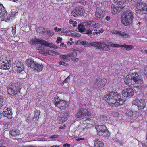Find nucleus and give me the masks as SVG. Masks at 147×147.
Here are the masks:
<instances>
[{
    "instance_id": "nucleus-1",
    "label": "nucleus",
    "mask_w": 147,
    "mask_h": 147,
    "mask_svg": "<svg viewBox=\"0 0 147 147\" xmlns=\"http://www.w3.org/2000/svg\"><path fill=\"white\" fill-rule=\"evenodd\" d=\"M103 100L106 101L111 106L116 107L123 104L125 101L123 97L117 92H108L103 97Z\"/></svg>"
},
{
    "instance_id": "nucleus-2",
    "label": "nucleus",
    "mask_w": 147,
    "mask_h": 147,
    "mask_svg": "<svg viewBox=\"0 0 147 147\" xmlns=\"http://www.w3.org/2000/svg\"><path fill=\"white\" fill-rule=\"evenodd\" d=\"M140 73H131L124 78V82L129 86L136 84V87L140 88L143 86V80L140 78Z\"/></svg>"
},
{
    "instance_id": "nucleus-3",
    "label": "nucleus",
    "mask_w": 147,
    "mask_h": 147,
    "mask_svg": "<svg viewBox=\"0 0 147 147\" xmlns=\"http://www.w3.org/2000/svg\"><path fill=\"white\" fill-rule=\"evenodd\" d=\"M134 14L131 11L127 10L122 13L121 17V23L125 26L131 25L133 22Z\"/></svg>"
},
{
    "instance_id": "nucleus-4",
    "label": "nucleus",
    "mask_w": 147,
    "mask_h": 147,
    "mask_svg": "<svg viewBox=\"0 0 147 147\" xmlns=\"http://www.w3.org/2000/svg\"><path fill=\"white\" fill-rule=\"evenodd\" d=\"M52 101L55 107L61 110L65 109L69 105L68 101L63 99H60L58 96L54 97Z\"/></svg>"
},
{
    "instance_id": "nucleus-5",
    "label": "nucleus",
    "mask_w": 147,
    "mask_h": 147,
    "mask_svg": "<svg viewBox=\"0 0 147 147\" xmlns=\"http://www.w3.org/2000/svg\"><path fill=\"white\" fill-rule=\"evenodd\" d=\"M21 89V85L18 82L10 84L8 86L7 92L9 95L15 96L19 92Z\"/></svg>"
},
{
    "instance_id": "nucleus-6",
    "label": "nucleus",
    "mask_w": 147,
    "mask_h": 147,
    "mask_svg": "<svg viewBox=\"0 0 147 147\" xmlns=\"http://www.w3.org/2000/svg\"><path fill=\"white\" fill-rule=\"evenodd\" d=\"M90 112L86 107H82L79 109L75 115V117L80 118L85 116H89L91 115Z\"/></svg>"
},
{
    "instance_id": "nucleus-7",
    "label": "nucleus",
    "mask_w": 147,
    "mask_h": 147,
    "mask_svg": "<svg viewBox=\"0 0 147 147\" xmlns=\"http://www.w3.org/2000/svg\"><path fill=\"white\" fill-rule=\"evenodd\" d=\"M90 45L101 51L107 50L108 51L109 50V45H106L103 42H92L90 43Z\"/></svg>"
},
{
    "instance_id": "nucleus-8",
    "label": "nucleus",
    "mask_w": 147,
    "mask_h": 147,
    "mask_svg": "<svg viewBox=\"0 0 147 147\" xmlns=\"http://www.w3.org/2000/svg\"><path fill=\"white\" fill-rule=\"evenodd\" d=\"M11 61L8 60L7 58H2L0 60V69L8 70L11 66Z\"/></svg>"
},
{
    "instance_id": "nucleus-9",
    "label": "nucleus",
    "mask_w": 147,
    "mask_h": 147,
    "mask_svg": "<svg viewBox=\"0 0 147 147\" xmlns=\"http://www.w3.org/2000/svg\"><path fill=\"white\" fill-rule=\"evenodd\" d=\"M84 12L85 10L83 7L78 6L72 11L71 15L74 17L80 16L84 14Z\"/></svg>"
},
{
    "instance_id": "nucleus-10",
    "label": "nucleus",
    "mask_w": 147,
    "mask_h": 147,
    "mask_svg": "<svg viewBox=\"0 0 147 147\" xmlns=\"http://www.w3.org/2000/svg\"><path fill=\"white\" fill-rule=\"evenodd\" d=\"M137 5L135 9L136 12L139 14H144L147 12V8L146 5L144 3Z\"/></svg>"
},
{
    "instance_id": "nucleus-11",
    "label": "nucleus",
    "mask_w": 147,
    "mask_h": 147,
    "mask_svg": "<svg viewBox=\"0 0 147 147\" xmlns=\"http://www.w3.org/2000/svg\"><path fill=\"white\" fill-rule=\"evenodd\" d=\"M107 82V80L105 78L97 79L96 81L94 86L98 90L101 89L104 87Z\"/></svg>"
},
{
    "instance_id": "nucleus-12",
    "label": "nucleus",
    "mask_w": 147,
    "mask_h": 147,
    "mask_svg": "<svg viewBox=\"0 0 147 147\" xmlns=\"http://www.w3.org/2000/svg\"><path fill=\"white\" fill-rule=\"evenodd\" d=\"M132 104L137 106L139 110L143 109L146 106L145 102L142 99H135L133 101Z\"/></svg>"
},
{
    "instance_id": "nucleus-13",
    "label": "nucleus",
    "mask_w": 147,
    "mask_h": 147,
    "mask_svg": "<svg viewBox=\"0 0 147 147\" xmlns=\"http://www.w3.org/2000/svg\"><path fill=\"white\" fill-rule=\"evenodd\" d=\"M77 53L76 51H74L66 55H61L60 57L61 58L65 59L64 61L66 62H69L70 61V58L72 57H75L77 56Z\"/></svg>"
},
{
    "instance_id": "nucleus-14",
    "label": "nucleus",
    "mask_w": 147,
    "mask_h": 147,
    "mask_svg": "<svg viewBox=\"0 0 147 147\" xmlns=\"http://www.w3.org/2000/svg\"><path fill=\"white\" fill-rule=\"evenodd\" d=\"M122 94L124 97H128L133 96L134 94V91L133 89L130 88H125L123 90Z\"/></svg>"
},
{
    "instance_id": "nucleus-15",
    "label": "nucleus",
    "mask_w": 147,
    "mask_h": 147,
    "mask_svg": "<svg viewBox=\"0 0 147 147\" xmlns=\"http://www.w3.org/2000/svg\"><path fill=\"white\" fill-rule=\"evenodd\" d=\"M83 23L84 24L85 26H87V27L90 29L97 28L99 24L98 23H96L94 21H90L84 22Z\"/></svg>"
},
{
    "instance_id": "nucleus-16",
    "label": "nucleus",
    "mask_w": 147,
    "mask_h": 147,
    "mask_svg": "<svg viewBox=\"0 0 147 147\" xmlns=\"http://www.w3.org/2000/svg\"><path fill=\"white\" fill-rule=\"evenodd\" d=\"M103 17L102 10L99 8H97L95 13V19L97 20H101Z\"/></svg>"
},
{
    "instance_id": "nucleus-17",
    "label": "nucleus",
    "mask_w": 147,
    "mask_h": 147,
    "mask_svg": "<svg viewBox=\"0 0 147 147\" xmlns=\"http://www.w3.org/2000/svg\"><path fill=\"white\" fill-rule=\"evenodd\" d=\"M41 42H37V44L36 45V49L38 50H45L44 45H47V42L45 40H41Z\"/></svg>"
},
{
    "instance_id": "nucleus-18",
    "label": "nucleus",
    "mask_w": 147,
    "mask_h": 147,
    "mask_svg": "<svg viewBox=\"0 0 147 147\" xmlns=\"http://www.w3.org/2000/svg\"><path fill=\"white\" fill-rule=\"evenodd\" d=\"M2 15L0 16V18L3 21L8 22L11 19V15L9 13H8L6 11L5 12L3 13Z\"/></svg>"
},
{
    "instance_id": "nucleus-19",
    "label": "nucleus",
    "mask_w": 147,
    "mask_h": 147,
    "mask_svg": "<svg viewBox=\"0 0 147 147\" xmlns=\"http://www.w3.org/2000/svg\"><path fill=\"white\" fill-rule=\"evenodd\" d=\"M26 61L27 65L33 69L37 63L34 62L33 59L32 58L28 59Z\"/></svg>"
},
{
    "instance_id": "nucleus-20",
    "label": "nucleus",
    "mask_w": 147,
    "mask_h": 147,
    "mask_svg": "<svg viewBox=\"0 0 147 147\" xmlns=\"http://www.w3.org/2000/svg\"><path fill=\"white\" fill-rule=\"evenodd\" d=\"M15 68L16 69V71L19 73L24 70V65L21 63L19 62V63L16 64Z\"/></svg>"
},
{
    "instance_id": "nucleus-21",
    "label": "nucleus",
    "mask_w": 147,
    "mask_h": 147,
    "mask_svg": "<svg viewBox=\"0 0 147 147\" xmlns=\"http://www.w3.org/2000/svg\"><path fill=\"white\" fill-rule=\"evenodd\" d=\"M96 120L95 118L92 117L86 119L85 122L87 126H90V125H92L96 122Z\"/></svg>"
},
{
    "instance_id": "nucleus-22",
    "label": "nucleus",
    "mask_w": 147,
    "mask_h": 147,
    "mask_svg": "<svg viewBox=\"0 0 147 147\" xmlns=\"http://www.w3.org/2000/svg\"><path fill=\"white\" fill-rule=\"evenodd\" d=\"M107 129L105 125H99L98 127L96 129L97 131V134L99 135H102V132L106 130Z\"/></svg>"
},
{
    "instance_id": "nucleus-23",
    "label": "nucleus",
    "mask_w": 147,
    "mask_h": 147,
    "mask_svg": "<svg viewBox=\"0 0 147 147\" xmlns=\"http://www.w3.org/2000/svg\"><path fill=\"white\" fill-rule=\"evenodd\" d=\"M69 115V113L68 112H65L64 113L63 117L59 118V123H62L66 121L68 119Z\"/></svg>"
},
{
    "instance_id": "nucleus-24",
    "label": "nucleus",
    "mask_w": 147,
    "mask_h": 147,
    "mask_svg": "<svg viewBox=\"0 0 147 147\" xmlns=\"http://www.w3.org/2000/svg\"><path fill=\"white\" fill-rule=\"evenodd\" d=\"M7 109H8V108L5 107V108H4L3 109V112L2 113L0 114V119L4 117H7L9 119H11V114L9 113L8 114H7L6 113V110H7Z\"/></svg>"
},
{
    "instance_id": "nucleus-25",
    "label": "nucleus",
    "mask_w": 147,
    "mask_h": 147,
    "mask_svg": "<svg viewBox=\"0 0 147 147\" xmlns=\"http://www.w3.org/2000/svg\"><path fill=\"white\" fill-rule=\"evenodd\" d=\"M20 134L19 131L16 129H13L9 131V135L12 137H16Z\"/></svg>"
},
{
    "instance_id": "nucleus-26",
    "label": "nucleus",
    "mask_w": 147,
    "mask_h": 147,
    "mask_svg": "<svg viewBox=\"0 0 147 147\" xmlns=\"http://www.w3.org/2000/svg\"><path fill=\"white\" fill-rule=\"evenodd\" d=\"M114 33L116 35H118L123 37L128 38L130 37V36L127 33L121 31H115L114 32Z\"/></svg>"
},
{
    "instance_id": "nucleus-27",
    "label": "nucleus",
    "mask_w": 147,
    "mask_h": 147,
    "mask_svg": "<svg viewBox=\"0 0 147 147\" xmlns=\"http://www.w3.org/2000/svg\"><path fill=\"white\" fill-rule=\"evenodd\" d=\"M111 11L112 14H115L121 11V9L119 7H115L114 5H112L111 6Z\"/></svg>"
},
{
    "instance_id": "nucleus-28",
    "label": "nucleus",
    "mask_w": 147,
    "mask_h": 147,
    "mask_svg": "<svg viewBox=\"0 0 147 147\" xmlns=\"http://www.w3.org/2000/svg\"><path fill=\"white\" fill-rule=\"evenodd\" d=\"M42 32L44 34H46L47 35L49 36H52L54 34V32L46 28H45L43 29Z\"/></svg>"
},
{
    "instance_id": "nucleus-29",
    "label": "nucleus",
    "mask_w": 147,
    "mask_h": 147,
    "mask_svg": "<svg viewBox=\"0 0 147 147\" xmlns=\"http://www.w3.org/2000/svg\"><path fill=\"white\" fill-rule=\"evenodd\" d=\"M43 68V65L39 64L36 63L33 70L36 71H37V72H39L42 70Z\"/></svg>"
},
{
    "instance_id": "nucleus-30",
    "label": "nucleus",
    "mask_w": 147,
    "mask_h": 147,
    "mask_svg": "<svg viewBox=\"0 0 147 147\" xmlns=\"http://www.w3.org/2000/svg\"><path fill=\"white\" fill-rule=\"evenodd\" d=\"M103 143L100 141H95L94 142V147H104Z\"/></svg>"
},
{
    "instance_id": "nucleus-31",
    "label": "nucleus",
    "mask_w": 147,
    "mask_h": 147,
    "mask_svg": "<svg viewBox=\"0 0 147 147\" xmlns=\"http://www.w3.org/2000/svg\"><path fill=\"white\" fill-rule=\"evenodd\" d=\"M41 42V40L38 39L32 38L29 41V43L31 45L36 44L37 42Z\"/></svg>"
},
{
    "instance_id": "nucleus-32",
    "label": "nucleus",
    "mask_w": 147,
    "mask_h": 147,
    "mask_svg": "<svg viewBox=\"0 0 147 147\" xmlns=\"http://www.w3.org/2000/svg\"><path fill=\"white\" fill-rule=\"evenodd\" d=\"M85 26L84 24L83 23V24H80L78 27V28L80 32L83 33L85 30Z\"/></svg>"
},
{
    "instance_id": "nucleus-33",
    "label": "nucleus",
    "mask_w": 147,
    "mask_h": 147,
    "mask_svg": "<svg viewBox=\"0 0 147 147\" xmlns=\"http://www.w3.org/2000/svg\"><path fill=\"white\" fill-rule=\"evenodd\" d=\"M4 108H5L6 107L8 108V109H7V110H6V113L7 114H8L9 113L11 114V119L12 118V107L11 106H9L8 105H7L5 106H4Z\"/></svg>"
},
{
    "instance_id": "nucleus-34",
    "label": "nucleus",
    "mask_w": 147,
    "mask_h": 147,
    "mask_svg": "<svg viewBox=\"0 0 147 147\" xmlns=\"http://www.w3.org/2000/svg\"><path fill=\"white\" fill-rule=\"evenodd\" d=\"M40 113V111L37 110L34 111V115L33 117V119H35V121L39 118V116Z\"/></svg>"
},
{
    "instance_id": "nucleus-35",
    "label": "nucleus",
    "mask_w": 147,
    "mask_h": 147,
    "mask_svg": "<svg viewBox=\"0 0 147 147\" xmlns=\"http://www.w3.org/2000/svg\"><path fill=\"white\" fill-rule=\"evenodd\" d=\"M102 135H100V136H103L105 137H108L110 135V134L107 129L105 131L102 132Z\"/></svg>"
},
{
    "instance_id": "nucleus-36",
    "label": "nucleus",
    "mask_w": 147,
    "mask_h": 147,
    "mask_svg": "<svg viewBox=\"0 0 147 147\" xmlns=\"http://www.w3.org/2000/svg\"><path fill=\"white\" fill-rule=\"evenodd\" d=\"M122 47L126 49V50H131L133 47V46L131 45H127L126 44H124L122 45Z\"/></svg>"
},
{
    "instance_id": "nucleus-37",
    "label": "nucleus",
    "mask_w": 147,
    "mask_h": 147,
    "mask_svg": "<svg viewBox=\"0 0 147 147\" xmlns=\"http://www.w3.org/2000/svg\"><path fill=\"white\" fill-rule=\"evenodd\" d=\"M127 113L128 115L131 117H132L134 114V113L131 110L127 111Z\"/></svg>"
},
{
    "instance_id": "nucleus-38",
    "label": "nucleus",
    "mask_w": 147,
    "mask_h": 147,
    "mask_svg": "<svg viewBox=\"0 0 147 147\" xmlns=\"http://www.w3.org/2000/svg\"><path fill=\"white\" fill-rule=\"evenodd\" d=\"M110 46L113 47L118 48L122 47V45L116 44H111L110 45Z\"/></svg>"
},
{
    "instance_id": "nucleus-39",
    "label": "nucleus",
    "mask_w": 147,
    "mask_h": 147,
    "mask_svg": "<svg viewBox=\"0 0 147 147\" xmlns=\"http://www.w3.org/2000/svg\"><path fill=\"white\" fill-rule=\"evenodd\" d=\"M100 119L104 121H107V117L106 116L101 115L99 117Z\"/></svg>"
},
{
    "instance_id": "nucleus-40",
    "label": "nucleus",
    "mask_w": 147,
    "mask_h": 147,
    "mask_svg": "<svg viewBox=\"0 0 147 147\" xmlns=\"http://www.w3.org/2000/svg\"><path fill=\"white\" fill-rule=\"evenodd\" d=\"M115 3L118 5H121L124 3V1L123 0H114Z\"/></svg>"
},
{
    "instance_id": "nucleus-41",
    "label": "nucleus",
    "mask_w": 147,
    "mask_h": 147,
    "mask_svg": "<svg viewBox=\"0 0 147 147\" xmlns=\"http://www.w3.org/2000/svg\"><path fill=\"white\" fill-rule=\"evenodd\" d=\"M11 15V17L15 18L16 16L18 14V12L16 11H12L11 13L10 14Z\"/></svg>"
},
{
    "instance_id": "nucleus-42",
    "label": "nucleus",
    "mask_w": 147,
    "mask_h": 147,
    "mask_svg": "<svg viewBox=\"0 0 147 147\" xmlns=\"http://www.w3.org/2000/svg\"><path fill=\"white\" fill-rule=\"evenodd\" d=\"M16 25H13L12 27V33L13 36L16 34Z\"/></svg>"
},
{
    "instance_id": "nucleus-43",
    "label": "nucleus",
    "mask_w": 147,
    "mask_h": 147,
    "mask_svg": "<svg viewBox=\"0 0 147 147\" xmlns=\"http://www.w3.org/2000/svg\"><path fill=\"white\" fill-rule=\"evenodd\" d=\"M83 33L84 34H87L88 36H90L91 35L92 31L90 29H88L87 30H85V32H84Z\"/></svg>"
},
{
    "instance_id": "nucleus-44",
    "label": "nucleus",
    "mask_w": 147,
    "mask_h": 147,
    "mask_svg": "<svg viewBox=\"0 0 147 147\" xmlns=\"http://www.w3.org/2000/svg\"><path fill=\"white\" fill-rule=\"evenodd\" d=\"M70 78V76H69L67 77L66 79H65L63 81L62 84H64L65 83H68L69 82Z\"/></svg>"
},
{
    "instance_id": "nucleus-45",
    "label": "nucleus",
    "mask_w": 147,
    "mask_h": 147,
    "mask_svg": "<svg viewBox=\"0 0 147 147\" xmlns=\"http://www.w3.org/2000/svg\"><path fill=\"white\" fill-rule=\"evenodd\" d=\"M81 44L85 47L88 46L89 45L88 42L84 41H82L80 42Z\"/></svg>"
},
{
    "instance_id": "nucleus-46",
    "label": "nucleus",
    "mask_w": 147,
    "mask_h": 147,
    "mask_svg": "<svg viewBox=\"0 0 147 147\" xmlns=\"http://www.w3.org/2000/svg\"><path fill=\"white\" fill-rule=\"evenodd\" d=\"M3 100L2 97L0 95V109L3 106Z\"/></svg>"
},
{
    "instance_id": "nucleus-47",
    "label": "nucleus",
    "mask_w": 147,
    "mask_h": 147,
    "mask_svg": "<svg viewBox=\"0 0 147 147\" xmlns=\"http://www.w3.org/2000/svg\"><path fill=\"white\" fill-rule=\"evenodd\" d=\"M78 2L84 5H85L86 4V2L84 0L79 1Z\"/></svg>"
},
{
    "instance_id": "nucleus-48",
    "label": "nucleus",
    "mask_w": 147,
    "mask_h": 147,
    "mask_svg": "<svg viewBox=\"0 0 147 147\" xmlns=\"http://www.w3.org/2000/svg\"><path fill=\"white\" fill-rule=\"evenodd\" d=\"M97 31L96 34L97 35L99 34L100 33H102L103 32L104 30L103 29H101L100 30H99L98 31L97 30H96Z\"/></svg>"
},
{
    "instance_id": "nucleus-49",
    "label": "nucleus",
    "mask_w": 147,
    "mask_h": 147,
    "mask_svg": "<svg viewBox=\"0 0 147 147\" xmlns=\"http://www.w3.org/2000/svg\"><path fill=\"white\" fill-rule=\"evenodd\" d=\"M144 73L145 75V76L147 78V67L146 66L144 67Z\"/></svg>"
},
{
    "instance_id": "nucleus-50",
    "label": "nucleus",
    "mask_w": 147,
    "mask_h": 147,
    "mask_svg": "<svg viewBox=\"0 0 147 147\" xmlns=\"http://www.w3.org/2000/svg\"><path fill=\"white\" fill-rule=\"evenodd\" d=\"M51 45V44L48 43V42H47V45H44V46H45V47L46 48L47 47H49V48H53V47Z\"/></svg>"
},
{
    "instance_id": "nucleus-51",
    "label": "nucleus",
    "mask_w": 147,
    "mask_h": 147,
    "mask_svg": "<svg viewBox=\"0 0 147 147\" xmlns=\"http://www.w3.org/2000/svg\"><path fill=\"white\" fill-rule=\"evenodd\" d=\"M57 40L56 42L57 44L59 43L60 42H61L62 40V38L60 37H57Z\"/></svg>"
},
{
    "instance_id": "nucleus-52",
    "label": "nucleus",
    "mask_w": 147,
    "mask_h": 147,
    "mask_svg": "<svg viewBox=\"0 0 147 147\" xmlns=\"http://www.w3.org/2000/svg\"><path fill=\"white\" fill-rule=\"evenodd\" d=\"M59 135H54L51 136L50 137V138L51 139H54L56 138H59Z\"/></svg>"
},
{
    "instance_id": "nucleus-53",
    "label": "nucleus",
    "mask_w": 147,
    "mask_h": 147,
    "mask_svg": "<svg viewBox=\"0 0 147 147\" xmlns=\"http://www.w3.org/2000/svg\"><path fill=\"white\" fill-rule=\"evenodd\" d=\"M71 59L72 61L74 62H77L79 60V59L78 58L76 57L71 58Z\"/></svg>"
},
{
    "instance_id": "nucleus-54",
    "label": "nucleus",
    "mask_w": 147,
    "mask_h": 147,
    "mask_svg": "<svg viewBox=\"0 0 147 147\" xmlns=\"http://www.w3.org/2000/svg\"><path fill=\"white\" fill-rule=\"evenodd\" d=\"M8 128V125L6 123L4 124V126L3 129L4 130L7 129Z\"/></svg>"
},
{
    "instance_id": "nucleus-55",
    "label": "nucleus",
    "mask_w": 147,
    "mask_h": 147,
    "mask_svg": "<svg viewBox=\"0 0 147 147\" xmlns=\"http://www.w3.org/2000/svg\"><path fill=\"white\" fill-rule=\"evenodd\" d=\"M70 145L68 144H65L63 145V147H70Z\"/></svg>"
},
{
    "instance_id": "nucleus-56",
    "label": "nucleus",
    "mask_w": 147,
    "mask_h": 147,
    "mask_svg": "<svg viewBox=\"0 0 147 147\" xmlns=\"http://www.w3.org/2000/svg\"><path fill=\"white\" fill-rule=\"evenodd\" d=\"M133 1L136 2V3H139L141 2V0H132Z\"/></svg>"
},
{
    "instance_id": "nucleus-57",
    "label": "nucleus",
    "mask_w": 147,
    "mask_h": 147,
    "mask_svg": "<svg viewBox=\"0 0 147 147\" xmlns=\"http://www.w3.org/2000/svg\"><path fill=\"white\" fill-rule=\"evenodd\" d=\"M141 51L142 53L145 54H147V50H144L142 49L141 50Z\"/></svg>"
},
{
    "instance_id": "nucleus-58",
    "label": "nucleus",
    "mask_w": 147,
    "mask_h": 147,
    "mask_svg": "<svg viewBox=\"0 0 147 147\" xmlns=\"http://www.w3.org/2000/svg\"><path fill=\"white\" fill-rule=\"evenodd\" d=\"M65 127H66V125L65 124H64L63 125V126H60L59 127V129H64L65 128Z\"/></svg>"
},
{
    "instance_id": "nucleus-59",
    "label": "nucleus",
    "mask_w": 147,
    "mask_h": 147,
    "mask_svg": "<svg viewBox=\"0 0 147 147\" xmlns=\"http://www.w3.org/2000/svg\"><path fill=\"white\" fill-rule=\"evenodd\" d=\"M74 42H70L68 41L67 42V44L68 45H72L74 44Z\"/></svg>"
},
{
    "instance_id": "nucleus-60",
    "label": "nucleus",
    "mask_w": 147,
    "mask_h": 147,
    "mask_svg": "<svg viewBox=\"0 0 147 147\" xmlns=\"http://www.w3.org/2000/svg\"><path fill=\"white\" fill-rule=\"evenodd\" d=\"M77 25V22L76 21H74L72 24L73 26L74 27L76 26Z\"/></svg>"
},
{
    "instance_id": "nucleus-61",
    "label": "nucleus",
    "mask_w": 147,
    "mask_h": 147,
    "mask_svg": "<svg viewBox=\"0 0 147 147\" xmlns=\"http://www.w3.org/2000/svg\"><path fill=\"white\" fill-rule=\"evenodd\" d=\"M74 21L72 19H70L69 21V23L70 24H72Z\"/></svg>"
},
{
    "instance_id": "nucleus-62",
    "label": "nucleus",
    "mask_w": 147,
    "mask_h": 147,
    "mask_svg": "<svg viewBox=\"0 0 147 147\" xmlns=\"http://www.w3.org/2000/svg\"><path fill=\"white\" fill-rule=\"evenodd\" d=\"M110 19V17L109 16H107L105 18V19L107 21H109Z\"/></svg>"
},
{
    "instance_id": "nucleus-63",
    "label": "nucleus",
    "mask_w": 147,
    "mask_h": 147,
    "mask_svg": "<svg viewBox=\"0 0 147 147\" xmlns=\"http://www.w3.org/2000/svg\"><path fill=\"white\" fill-rule=\"evenodd\" d=\"M63 29H61V28H59L57 30V31H56V32H60L61 31V30H63ZM63 29L64 30V28Z\"/></svg>"
},
{
    "instance_id": "nucleus-64",
    "label": "nucleus",
    "mask_w": 147,
    "mask_h": 147,
    "mask_svg": "<svg viewBox=\"0 0 147 147\" xmlns=\"http://www.w3.org/2000/svg\"><path fill=\"white\" fill-rule=\"evenodd\" d=\"M4 126V124H0V129H2V128H3V127Z\"/></svg>"
}]
</instances>
